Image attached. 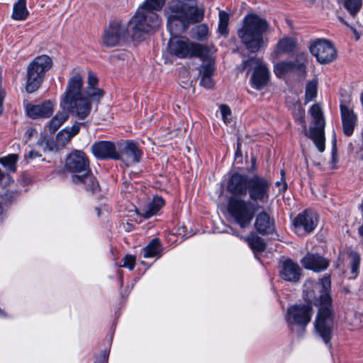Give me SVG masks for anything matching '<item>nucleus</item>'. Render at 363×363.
Returning <instances> with one entry per match:
<instances>
[{
    "mask_svg": "<svg viewBox=\"0 0 363 363\" xmlns=\"http://www.w3.org/2000/svg\"><path fill=\"white\" fill-rule=\"evenodd\" d=\"M330 276H324L319 282L308 279L304 284V298L307 303H298L288 308L285 319L292 332L301 333L311 322L313 310L311 304L318 306L315 328L325 344H330L334 327L332 298L330 295Z\"/></svg>",
    "mask_w": 363,
    "mask_h": 363,
    "instance_id": "nucleus-1",
    "label": "nucleus"
},
{
    "mask_svg": "<svg viewBox=\"0 0 363 363\" xmlns=\"http://www.w3.org/2000/svg\"><path fill=\"white\" fill-rule=\"evenodd\" d=\"M160 23L161 21L156 13L149 12L148 19L142 10L138 9L128 25L119 20L110 22L108 26L104 30L102 41L107 47L117 46L127 36L137 39L143 33H148L158 28Z\"/></svg>",
    "mask_w": 363,
    "mask_h": 363,
    "instance_id": "nucleus-2",
    "label": "nucleus"
},
{
    "mask_svg": "<svg viewBox=\"0 0 363 363\" xmlns=\"http://www.w3.org/2000/svg\"><path fill=\"white\" fill-rule=\"evenodd\" d=\"M82 76L76 73L67 82L65 91L62 96L60 106L67 109L79 120L86 119L91 113V104L94 103L82 92Z\"/></svg>",
    "mask_w": 363,
    "mask_h": 363,
    "instance_id": "nucleus-3",
    "label": "nucleus"
},
{
    "mask_svg": "<svg viewBox=\"0 0 363 363\" xmlns=\"http://www.w3.org/2000/svg\"><path fill=\"white\" fill-rule=\"evenodd\" d=\"M167 18V29L172 34L184 33L191 23L203 20L204 10L189 6L180 0H172L164 10Z\"/></svg>",
    "mask_w": 363,
    "mask_h": 363,
    "instance_id": "nucleus-4",
    "label": "nucleus"
},
{
    "mask_svg": "<svg viewBox=\"0 0 363 363\" xmlns=\"http://www.w3.org/2000/svg\"><path fill=\"white\" fill-rule=\"evenodd\" d=\"M242 26L238 31V37L246 49L256 52L267 43L263 34L269 28L268 22L255 13H249L242 21Z\"/></svg>",
    "mask_w": 363,
    "mask_h": 363,
    "instance_id": "nucleus-5",
    "label": "nucleus"
},
{
    "mask_svg": "<svg viewBox=\"0 0 363 363\" xmlns=\"http://www.w3.org/2000/svg\"><path fill=\"white\" fill-rule=\"evenodd\" d=\"M168 43L169 53L179 59L198 57L202 61L208 58L210 49L207 45L194 43L185 36L172 34Z\"/></svg>",
    "mask_w": 363,
    "mask_h": 363,
    "instance_id": "nucleus-6",
    "label": "nucleus"
},
{
    "mask_svg": "<svg viewBox=\"0 0 363 363\" xmlns=\"http://www.w3.org/2000/svg\"><path fill=\"white\" fill-rule=\"evenodd\" d=\"M259 206L251 201L239 196H230L228 201V212L233 221L240 228H247Z\"/></svg>",
    "mask_w": 363,
    "mask_h": 363,
    "instance_id": "nucleus-7",
    "label": "nucleus"
},
{
    "mask_svg": "<svg viewBox=\"0 0 363 363\" xmlns=\"http://www.w3.org/2000/svg\"><path fill=\"white\" fill-rule=\"evenodd\" d=\"M52 61L46 55L36 57L27 67L26 89L28 93L35 91L41 85L45 73L51 68Z\"/></svg>",
    "mask_w": 363,
    "mask_h": 363,
    "instance_id": "nucleus-8",
    "label": "nucleus"
},
{
    "mask_svg": "<svg viewBox=\"0 0 363 363\" xmlns=\"http://www.w3.org/2000/svg\"><path fill=\"white\" fill-rule=\"evenodd\" d=\"M312 121L308 130L305 128V134L314 143L318 150L323 152L325 148V121L323 111L318 104L313 105L309 109Z\"/></svg>",
    "mask_w": 363,
    "mask_h": 363,
    "instance_id": "nucleus-9",
    "label": "nucleus"
},
{
    "mask_svg": "<svg viewBox=\"0 0 363 363\" xmlns=\"http://www.w3.org/2000/svg\"><path fill=\"white\" fill-rule=\"evenodd\" d=\"M269 182L263 177L255 174L250 177L248 193L251 201L266 203L269 196Z\"/></svg>",
    "mask_w": 363,
    "mask_h": 363,
    "instance_id": "nucleus-10",
    "label": "nucleus"
},
{
    "mask_svg": "<svg viewBox=\"0 0 363 363\" xmlns=\"http://www.w3.org/2000/svg\"><path fill=\"white\" fill-rule=\"evenodd\" d=\"M252 64H255L256 67L251 77V85L253 88L260 90L266 86L269 80L270 72L267 65L259 59L250 58L242 62V69H245Z\"/></svg>",
    "mask_w": 363,
    "mask_h": 363,
    "instance_id": "nucleus-11",
    "label": "nucleus"
},
{
    "mask_svg": "<svg viewBox=\"0 0 363 363\" xmlns=\"http://www.w3.org/2000/svg\"><path fill=\"white\" fill-rule=\"evenodd\" d=\"M311 54L321 64L333 62L337 56L336 50L332 43L325 39H318L310 45Z\"/></svg>",
    "mask_w": 363,
    "mask_h": 363,
    "instance_id": "nucleus-12",
    "label": "nucleus"
},
{
    "mask_svg": "<svg viewBox=\"0 0 363 363\" xmlns=\"http://www.w3.org/2000/svg\"><path fill=\"white\" fill-rule=\"evenodd\" d=\"M318 224L315 213L306 210L298 214L293 220L294 232L298 235H305L314 230Z\"/></svg>",
    "mask_w": 363,
    "mask_h": 363,
    "instance_id": "nucleus-13",
    "label": "nucleus"
},
{
    "mask_svg": "<svg viewBox=\"0 0 363 363\" xmlns=\"http://www.w3.org/2000/svg\"><path fill=\"white\" fill-rule=\"evenodd\" d=\"M65 168L73 175L83 174L89 170V159L84 152L74 150L67 157Z\"/></svg>",
    "mask_w": 363,
    "mask_h": 363,
    "instance_id": "nucleus-14",
    "label": "nucleus"
},
{
    "mask_svg": "<svg viewBox=\"0 0 363 363\" xmlns=\"http://www.w3.org/2000/svg\"><path fill=\"white\" fill-rule=\"evenodd\" d=\"M340 109L343 133L345 135L350 136L357 125V114L350 106L345 103L340 104Z\"/></svg>",
    "mask_w": 363,
    "mask_h": 363,
    "instance_id": "nucleus-15",
    "label": "nucleus"
},
{
    "mask_svg": "<svg viewBox=\"0 0 363 363\" xmlns=\"http://www.w3.org/2000/svg\"><path fill=\"white\" fill-rule=\"evenodd\" d=\"M91 150L94 157L99 160L119 159L115 144L111 141L95 142L91 145Z\"/></svg>",
    "mask_w": 363,
    "mask_h": 363,
    "instance_id": "nucleus-16",
    "label": "nucleus"
},
{
    "mask_svg": "<svg viewBox=\"0 0 363 363\" xmlns=\"http://www.w3.org/2000/svg\"><path fill=\"white\" fill-rule=\"evenodd\" d=\"M249 180L250 177L235 173L228 182L227 189L233 195V196H245L248 191Z\"/></svg>",
    "mask_w": 363,
    "mask_h": 363,
    "instance_id": "nucleus-17",
    "label": "nucleus"
},
{
    "mask_svg": "<svg viewBox=\"0 0 363 363\" xmlns=\"http://www.w3.org/2000/svg\"><path fill=\"white\" fill-rule=\"evenodd\" d=\"M301 269L290 259L284 260L279 267V276L286 281L296 282L301 277Z\"/></svg>",
    "mask_w": 363,
    "mask_h": 363,
    "instance_id": "nucleus-18",
    "label": "nucleus"
},
{
    "mask_svg": "<svg viewBox=\"0 0 363 363\" xmlns=\"http://www.w3.org/2000/svg\"><path fill=\"white\" fill-rule=\"evenodd\" d=\"M55 103L47 100L38 104H28L26 106V112L32 118H48L54 111Z\"/></svg>",
    "mask_w": 363,
    "mask_h": 363,
    "instance_id": "nucleus-19",
    "label": "nucleus"
},
{
    "mask_svg": "<svg viewBox=\"0 0 363 363\" xmlns=\"http://www.w3.org/2000/svg\"><path fill=\"white\" fill-rule=\"evenodd\" d=\"M307 55L302 53L300 55L299 62H281L274 65V72L278 77H281L286 74L294 71V69L305 70V62H306Z\"/></svg>",
    "mask_w": 363,
    "mask_h": 363,
    "instance_id": "nucleus-20",
    "label": "nucleus"
},
{
    "mask_svg": "<svg viewBox=\"0 0 363 363\" xmlns=\"http://www.w3.org/2000/svg\"><path fill=\"white\" fill-rule=\"evenodd\" d=\"M302 265L308 269L316 272L323 271L329 265L328 260L319 255L307 254L301 261Z\"/></svg>",
    "mask_w": 363,
    "mask_h": 363,
    "instance_id": "nucleus-21",
    "label": "nucleus"
},
{
    "mask_svg": "<svg viewBox=\"0 0 363 363\" xmlns=\"http://www.w3.org/2000/svg\"><path fill=\"white\" fill-rule=\"evenodd\" d=\"M255 228L262 235L272 233L275 230L274 220L265 211L259 212L255 217Z\"/></svg>",
    "mask_w": 363,
    "mask_h": 363,
    "instance_id": "nucleus-22",
    "label": "nucleus"
},
{
    "mask_svg": "<svg viewBox=\"0 0 363 363\" xmlns=\"http://www.w3.org/2000/svg\"><path fill=\"white\" fill-rule=\"evenodd\" d=\"M98 83L97 77L92 72H89L88 76V86L85 90H82L84 94L89 96L94 102L99 104L101 99L103 98L104 92L101 89L96 87Z\"/></svg>",
    "mask_w": 363,
    "mask_h": 363,
    "instance_id": "nucleus-23",
    "label": "nucleus"
},
{
    "mask_svg": "<svg viewBox=\"0 0 363 363\" xmlns=\"http://www.w3.org/2000/svg\"><path fill=\"white\" fill-rule=\"evenodd\" d=\"M203 62H206L201 66L199 72L201 75L200 84L207 89H211L213 86V82L211 78L214 71V60L209 53L208 58L206 59Z\"/></svg>",
    "mask_w": 363,
    "mask_h": 363,
    "instance_id": "nucleus-24",
    "label": "nucleus"
},
{
    "mask_svg": "<svg viewBox=\"0 0 363 363\" xmlns=\"http://www.w3.org/2000/svg\"><path fill=\"white\" fill-rule=\"evenodd\" d=\"M164 201L162 197L156 196L146 205L140 208L138 213L145 218H149L155 216L164 206Z\"/></svg>",
    "mask_w": 363,
    "mask_h": 363,
    "instance_id": "nucleus-25",
    "label": "nucleus"
},
{
    "mask_svg": "<svg viewBox=\"0 0 363 363\" xmlns=\"http://www.w3.org/2000/svg\"><path fill=\"white\" fill-rule=\"evenodd\" d=\"M72 181L74 184H83L88 191H96L99 189V183L90 169L83 174L72 175Z\"/></svg>",
    "mask_w": 363,
    "mask_h": 363,
    "instance_id": "nucleus-26",
    "label": "nucleus"
},
{
    "mask_svg": "<svg viewBox=\"0 0 363 363\" xmlns=\"http://www.w3.org/2000/svg\"><path fill=\"white\" fill-rule=\"evenodd\" d=\"M142 152L138 149L135 143L128 142L124 148V159L127 162V164L137 163L140 161Z\"/></svg>",
    "mask_w": 363,
    "mask_h": 363,
    "instance_id": "nucleus-27",
    "label": "nucleus"
},
{
    "mask_svg": "<svg viewBox=\"0 0 363 363\" xmlns=\"http://www.w3.org/2000/svg\"><path fill=\"white\" fill-rule=\"evenodd\" d=\"M82 123H76L71 127H66L62 130L57 136V143L60 145H65L70 140L75 136L80 130Z\"/></svg>",
    "mask_w": 363,
    "mask_h": 363,
    "instance_id": "nucleus-28",
    "label": "nucleus"
},
{
    "mask_svg": "<svg viewBox=\"0 0 363 363\" xmlns=\"http://www.w3.org/2000/svg\"><path fill=\"white\" fill-rule=\"evenodd\" d=\"M296 40L291 37H284L277 44L275 52L277 55L287 54L294 51L296 47Z\"/></svg>",
    "mask_w": 363,
    "mask_h": 363,
    "instance_id": "nucleus-29",
    "label": "nucleus"
},
{
    "mask_svg": "<svg viewBox=\"0 0 363 363\" xmlns=\"http://www.w3.org/2000/svg\"><path fill=\"white\" fill-rule=\"evenodd\" d=\"M233 234L235 235L237 237H240L241 239H243L254 252H260L265 250L266 245L264 240L257 235H251L249 237L242 238L235 232H233Z\"/></svg>",
    "mask_w": 363,
    "mask_h": 363,
    "instance_id": "nucleus-30",
    "label": "nucleus"
},
{
    "mask_svg": "<svg viewBox=\"0 0 363 363\" xmlns=\"http://www.w3.org/2000/svg\"><path fill=\"white\" fill-rule=\"evenodd\" d=\"M347 259L350 269V272L348 274V278L350 279H354L359 274L360 256L355 252H351L349 253Z\"/></svg>",
    "mask_w": 363,
    "mask_h": 363,
    "instance_id": "nucleus-31",
    "label": "nucleus"
},
{
    "mask_svg": "<svg viewBox=\"0 0 363 363\" xmlns=\"http://www.w3.org/2000/svg\"><path fill=\"white\" fill-rule=\"evenodd\" d=\"M29 12L26 8V0H18L14 4L12 18L16 21H22L27 18Z\"/></svg>",
    "mask_w": 363,
    "mask_h": 363,
    "instance_id": "nucleus-32",
    "label": "nucleus"
},
{
    "mask_svg": "<svg viewBox=\"0 0 363 363\" xmlns=\"http://www.w3.org/2000/svg\"><path fill=\"white\" fill-rule=\"evenodd\" d=\"M161 252V246L157 238L152 240L150 243L142 249L145 258H151L159 255Z\"/></svg>",
    "mask_w": 363,
    "mask_h": 363,
    "instance_id": "nucleus-33",
    "label": "nucleus"
},
{
    "mask_svg": "<svg viewBox=\"0 0 363 363\" xmlns=\"http://www.w3.org/2000/svg\"><path fill=\"white\" fill-rule=\"evenodd\" d=\"M164 4V0H146L143 4L139 7L145 16L149 19V12H155L162 9Z\"/></svg>",
    "mask_w": 363,
    "mask_h": 363,
    "instance_id": "nucleus-34",
    "label": "nucleus"
},
{
    "mask_svg": "<svg viewBox=\"0 0 363 363\" xmlns=\"http://www.w3.org/2000/svg\"><path fill=\"white\" fill-rule=\"evenodd\" d=\"M69 118L66 112H58L49 122L48 127L50 133H55Z\"/></svg>",
    "mask_w": 363,
    "mask_h": 363,
    "instance_id": "nucleus-35",
    "label": "nucleus"
},
{
    "mask_svg": "<svg viewBox=\"0 0 363 363\" xmlns=\"http://www.w3.org/2000/svg\"><path fill=\"white\" fill-rule=\"evenodd\" d=\"M17 155L14 154L9 155L6 157L0 158V164H2L7 171L11 172H16Z\"/></svg>",
    "mask_w": 363,
    "mask_h": 363,
    "instance_id": "nucleus-36",
    "label": "nucleus"
},
{
    "mask_svg": "<svg viewBox=\"0 0 363 363\" xmlns=\"http://www.w3.org/2000/svg\"><path fill=\"white\" fill-rule=\"evenodd\" d=\"M317 85L318 82L316 79L309 81L306 84L305 102L308 103L311 101L317 95Z\"/></svg>",
    "mask_w": 363,
    "mask_h": 363,
    "instance_id": "nucleus-37",
    "label": "nucleus"
},
{
    "mask_svg": "<svg viewBox=\"0 0 363 363\" xmlns=\"http://www.w3.org/2000/svg\"><path fill=\"white\" fill-rule=\"evenodd\" d=\"M228 14L223 11H220L218 30L222 35H227L228 33Z\"/></svg>",
    "mask_w": 363,
    "mask_h": 363,
    "instance_id": "nucleus-38",
    "label": "nucleus"
},
{
    "mask_svg": "<svg viewBox=\"0 0 363 363\" xmlns=\"http://www.w3.org/2000/svg\"><path fill=\"white\" fill-rule=\"evenodd\" d=\"M344 6L352 16H354L360 9L362 0H345Z\"/></svg>",
    "mask_w": 363,
    "mask_h": 363,
    "instance_id": "nucleus-39",
    "label": "nucleus"
},
{
    "mask_svg": "<svg viewBox=\"0 0 363 363\" xmlns=\"http://www.w3.org/2000/svg\"><path fill=\"white\" fill-rule=\"evenodd\" d=\"M194 37L199 40H205L208 35V28L205 24L197 26L194 29Z\"/></svg>",
    "mask_w": 363,
    "mask_h": 363,
    "instance_id": "nucleus-40",
    "label": "nucleus"
},
{
    "mask_svg": "<svg viewBox=\"0 0 363 363\" xmlns=\"http://www.w3.org/2000/svg\"><path fill=\"white\" fill-rule=\"evenodd\" d=\"M123 264L120 267L128 268L129 270H133L135 265V257L133 255H126L123 259Z\"/></svg>",
    "mask_w": 363,
    "mask_h": 363,
    "instance_id": "nucleus-41",
    "label": "nucleus"
},
{
    "mask_svg": "<svg viewBox=\"0 0 363 363\" xmlns=\"http://www.w3.org/2000/svg\"><path fill=\"white\" fill-rule=\"evenodd\" d=\"M220 110L223 122L225 124L230 123V120L229 118V116H230L231 115L230 108L227 105L223 104L220 106Z\"/></svg>",
    "mask_w": 363,
    "mask_h": 363,
    "instance_id": "nucleus-42",
    "label": "nucleus"
},
{
    "mask_svg": "<svg viewBox=\"0 0 363 363\" xmlns=\"http://www.w3.org/2000/svg\"><path fill=\"white\" fill-rule=\"evenodd\" d=\"M108 353L104 350L101 354L96 357L95 363H108Z\"/></svg>",
    "mask_w": 363,
    "mask_h": 363,
    "instance_id": "nucleus-43",
    "label": "nucleus"
},
{
    "mask_svg": "<svg viewBox=\"0 0 363 363\" xmlns=\"http://www.w3.org/2000/svg\"><path fill=\"white\" fill-rule=\"evenodd\" d=\"M40 155L38 154V152L35 151V150H30L26 155V158H30V159H33V158H35V157H40Z\"/></svg>",
    "mask_w": 363,
    "mask_h": 363,
    "instance_id": "nucleus-44",
    "label": "nucleus"
},
{
    "mask_svg": "<svg viewBox=\"0 0 363 363\" xmlns=\"http://www.w3.org/2000/svg\"><path fill=\"white\" fill-rule=\"evenodd\" d=\"M45 143L46 145H48V141L46 140L45 138H41L40 140H38L37 145L38 146H43V144Z\"/></svg>",
    "mask_w": 363,
    "mask_h": 363,
    "instance_id": "nucleus-45",
    "label": "nucleus"
},
{
    "mask_svg": "<svg viewBox=\"0 0 363 363\" xmlns=\"http://www.w3.org/2000/svg\"><path fill=\"white\" fill-rule=\"evenodd\" d=\"M351 30H352V33H354V35H355L356 40H359V35L358 32L357 31V30L352 27H351Z\"/></svg>",
    "mask_w": 363,
    "mask_h": 363,
    "instance_id": "nucleus-46",
    "label": "nucleus"
},
{
    "mask_svg": "<svg viewBox=\"0 0 363 363\" xmlns=\"http://www.w3.org/2000/svg\"><path fill=\"white\" fill-rule=\"evenodd\" d=\"M0 316L1 317H4L5 316V313H4V311L1 310V308H0Z\"/></svg>",
    "mask_w": 363,
    "mask_h": 363,
    "instance_id": "nucleus-47",
    "label": "nucleus"
},
{
    "mask_svg": "<svg viewBox=\"0 0 363 363\" xmlns=\"http://www.w3.org/2000/svg\"><path fill=\"white\" fill-rule=\"evenodd\" d=\"M360 208H361L362 212L363 213V200H362V203Z\"/></svg>",
    "mask_w": 363,
    "mask_h": 363,
    "instance_id": "nucleus-48",
    "label": "nucleus"
},
{
    "mask_svg": "<svg viewBox=\"0 0 363 363\" xmlns=\"http://www.w3.org/2000/svg\"><path fill=\"white\" fill-rule=\"evenodd\" d=\"M286 189V184L284 183L283 185V189L285 190Z\"/></svg>",
    "mask_w": 363,
    "mask_h": 363,
    "instance_id": "nucleus-49",
    "label": "nucleus"
},
{
    "mask_svg": "<svg viewBox=\"0 0 363 363\" xmlns=\"http://www.w3.org/2000/svg\"><path fill=\"white\" fill-rule=\"evenodd\" d=\"M284 171L282 170V171H281V175H284Z\"/></svg>",
    "mask_w": 363,
    "mask_h": 363,
    "instance_id": "nucleus-50",
    "label": "nucleus"
}]
</instances>
